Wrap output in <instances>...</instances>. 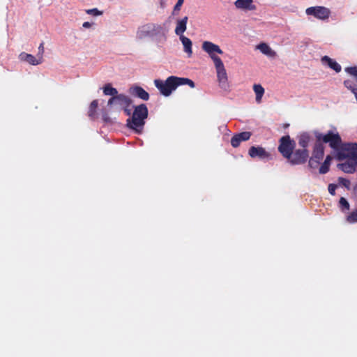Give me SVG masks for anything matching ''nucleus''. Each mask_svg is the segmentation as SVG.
Segmentation results:
<instances>
[{
    "label": "nucleus",
    "instance_id": "obj_25",
    "mask_svg": "<svg viewBox=\"0 0 357 357\" xmlns=\"http://www.w3.org/2000/svg\"><path fill=\"white\" fill-rule=\"evenodd\" d=\"M98 106V100H94L91 102L89 108V111H88V115L91 119H94Z\"/></svg>",
    "mask_w": 357,
    "mask_h": 357
},
{
    "label": "nucleus",
    "instance_id": "obj_14",
    "mask_svg": "<svg viewBox=\"0 0 357 357\" xmlns=\"http://www.w3.org/2000/svg\"><path fill=\"white\" fill-rule=\"evenodd\" d=\"M234 6L238 9L245 10H255L257 7L253 4V0H236Z\"/></svg>",
    "mask_w": 357,
    "mask_h": 357
},
{
    "label": "nucleus",
    "instance_id": "obj_24",
    "mask_svg": "<svg viewBox=\"0 0 357 357\" xmlns=\"http://www.w3.org/2000/svg\"><path fill=\"white\" fill-rule=\"evenodd\" d=\"M103 93L105 96H114L117 95L118 91L111 84H106L103 87Z\"/></svg>",
    "mask_w": 357,
    "mask_h": 357
},
{
    "label": "nucleus",
    "instance_id": "obj_18",
    "mask_svg": "<svg viewBox=\"0 0 357 357\" xmlns=\"http://www.w3.org/2000/svg\"><path fill=\"white\" fill-rule=\"evenodd\" d=\"M312 139L310 135L307 132H303L298 137V145L301 149H307V146Z\"/></svg>",
    "mask_w": 357,
    "mask_h": 357
},
{
    "label": "nucleus",
    "instance_id": "obj_37",
    "mask_svg": "<svg viewBox=\"0 0 357 357\" xmlns=\"http://www.w3.org/2000/svg\"><path fill=\"white\" fill-rule=\"evenodd\" d=\"M113 104H116V96H112V98H110L107 102V105L109 106H111Z\"/></svg>",
    "mask_w": 357,
    "mask_h": 357
},
{
    "label": "nucleus",
    "instance_id": "obj_23",
    "mask_svg": "<svg viewBox=\"0 0 357 357\" xmlns=\"http://www.w3.org/2000/svg\"><path fill=\"white\" fill-rule=\"evenodd\" d=\"M253 90L256 95V101L260 102L264 93V89L261 84H254Z\"/></svg>",
    "mask_w": 357,
    "mask_h": 357
},
{
    "label": "nucleus",
    "instance_id": "obj_21",
    "mask_svg": "<svg viewBox=\"0 0 357 357\" xmlns=\"http://www.w3.org/2000/svg\"><path fill=\"white\" fill-rule=\"evenodd\" d=\"M322 61L326 63L331 69L334 70L336 73L341 71V66L333 59H331L328 56H324L322 58Z\"/></svg>",
    "mask_w": 357,
    "mask_h": 357
},
{
    "label": "nucleus",
    "instance_id": "obj_6",
    "mask_svg": "<svg viewBox=\"0 0 357 357\" xmlns=\"http://www.w3.org/2000/svg\"><path fill=\"white\" fill-rule=\"evenodd\" d=\"M296 142L289 135L282 136L279 140L278 151L285 159H287L295 149Z\"/></svg>",
    "mask_w": 357,
    "mask_h": 357
},
{
    "label": "nucleus",
    "instance_id": "obj_29",
    "mask_svg": "<svg viewBox=\"0 0 357 357\" xmlns=\"http://www.w3.org/2000/svg\"><path fill=\"white\" fill-rule=\"evenodd\" d=\"M347 221L349 223L357 222V209L353 211L347 217Z\"/></svg>",
    "mask_w": 357,
    "mask_h": 357
},
{
    "label": "nucleus",
    "instance_id": "obj_12",
    "mask_svg": "<svg viewBox=\"0 0 357 357\" xmlns=\"http://www.w3.org/2000/svg\"><path fill=\"white\" fill-rule=\"evenodd\" d=\"M248 154L252 158H258L259 159H266L270 157V153L261 146H251L248 151Z\"/></svg>",
    "mask_w": 357,
    "mask_h": 357
},
{
    "label": "nucleus",
    "instance_id": "obj_2",
    "mask_svg": "<svg viewBox=\"0 0 357 357\" xmlns=\"http://www.w3.org/2000/svg\"><path fill=\"white\" fill-rule=\"evenodd\" d=\"M139 40L145 38H155L157 42H165L167 40V33L165 28L160 24L148 22L139 26L136 33Z\"/></svg>",
    "mask_w": 357,
    "mask_h": 357
},
{
    "label": "nucleus",
    "instance_id": "obj_35",
    "mask_svg": "<svg viewBox=\"0 0 357 357\" xmlns=\"http://www.w3.org/2000/svg\"><path fill=\"white\" fill-rule=\"evenodd\" d=\"M44 53V43L42 42L39 47H38V56H42L43 57V54Z\"/></svg>",
    "mask_w": 357,
    "mask_h": 357
},
{
    "label": "nucleus",
    "instance_id": "obj_31",
    "mask_svg": "<svg viewBox=\"0 0 357 357\" xmlns=\"http://www.w3.org/2000/svg\"><path fill=\"white\" fill-rule=\"evenodd\" d=\"M237 135L240 137V139H241L242 142H245V141L248 140L250 138L252 133L250 132L245 131V132H240Z\"/></svg>",
    "mask_w": 357,
    "mask_h": 357
},
{
    "label": "nucleus",
    "instance_id": "obj_8",
    "mask_svg": "<svg viewBox=\"0 0 357 357\" xmlns=\"http://www.w3.org/2000/svg\"><path fill=\"white\" fill-rule=\"evenodd\" d=\"M324 155V146L323 144L319 141H316L312 151V157L309 159V166L311 168H315L323 159Z\"/></svg>",
    "mask_w": 357,
    "mask_h": 357
},
{
    "label": "nucleus",
    "instance_id": "obj_3",
    "mask_svg": "<svg viewBox=\"0 0 357 357\" xmlns=\"http://www.w3.org/2000/svg\"><path fill=\"white\" fill-rule=\"evenodd\" d=\"M148 108L145 104L135 106L132 117L127 119V126L139 132L145 124V119L148 117Z\"/></svg>",
    "mask_w": 357,
    "mask_h": 357
},
{
    "label": "nucleus",
    "instance_id": "obj_22",
    "mask_svg": "<svg viewBox=\"0 0 357 357\" xmlns=\"http://www.w3.org/2000/svg\"><path fill=\"white\" fill-rule=\"evenodd\" d=\"M332 159H333V158L330 155H328L326 157L324 162L319 167V172L320 174H326L329 171L330 165H331V162Z\"/></svg>",
    "mask_w": 357,
    "mask_h": 357
},
{
    "label": "nucleus",
    "instance_id": "obj_16",
    "mask_svg": "<svg viewBox=\"0 0 357 357\" xmlns=\"http://www.w3.org/2000/svg\"><path fill=\"white\" fill-rule=\"evenodd\" d=\"M188 20V17L187 16H185L181 20H177L176 22V26L175 29V33L177 36H183V33L187 29V22Z\"/></svg>",
    "mask_w": 357,
    "mask_h": 357
},
{
    "label": "nucleus",
    "instance_id": "obj_13",
    "mask_svg": "<svg viewBox=\"0 0 357 357\" xmlns=\"http://www.w3.org/2000/svg\"><path fill=\"white\" fill-rule=\"evenodd\" d=\"M337 167L347 174L357 172V160L348 159L345 162L338 164Z\"/></svg>",
    "mask_w": 357,
    "mask_h": 357
},
{
    "label": "nucleus",
    "instance_id": "obj_19",
    "mask_svg": "<svg viewBox=\"0 0 357 357\" xmlns=\"http://www.w3.org/2000/svg\"><path fill=\"white\" fill-rule=\"evenodd\" d=\"M179 38L183 45L184 52L188 54V57H191L192 54V43L191 40L185 37L184 35L179 36Z\"/></svg>",
    "mask_w": 357,
    "mask_h": 357
},
{
    "label": "nucleus",
    "instance_id": "obj_17",
    "mask_svg": "<svg viewBox=\"0 0 357 357\" xmlns=\"http://www.w3.org/2000/svg\"><path fill=\"white\" fill-rule=\"evenodd\" d=\"M20 56L22 60L34 66L38 65L43 61L42 56H38V58H36L30 54L22 53Z\"/></svg>",
    "mask_w": 357,
    "mask_h": 357
},
{
    "label": "nucleus",
    "instance_id": "obj_39",
    "mask_svg": "<svg viewBox=\"0 0 357 357\" xmlns=\"http://www.w3.org/2000/svg\"><path fill=\"white\" fill-rule=\"evenodd\" d=\"M123 109L127 116H130L131 114V111L128 109V107H123Z\"/></svg>",
    "mask_w": 357,
    "mask_h": 357
},
{
    "label": "nucleus",
    "instance_id": "obj_20",
    "mask_svg": "<svg viewBox=\"0 0 357 357\" xmlns=\"http://www.w3.org/2000/svg\"><path fill=\"white\" fill-rule=\"evenodd\" d=\"M132 103L131 99L127 96L121 93L116 96V104L122 106L123 107H128Z\"/></svg>",
    "mask_w": 357,
    "mask_h": 357
},
{
    "label": "nucleus",
    "instance_id": "obj_28",
    "mask_svg": "<svg viewBox=\"0 0 357 357\" xmlns=\"http://www.w3.org/2000/svg\"><path fill=\"white\" fill-rule=\"evenodd\" d=\"M344 86L354 94V92L357 91V87H356L354 82L351 79H347L344 82Z\"/></svg>",
    "mask_w": 357,
    "mask_h": 357
},
{
    "label": "nucleus",
    "instance_id": "obj_10",
    "mask_svg": "<svg viewBox=\"0 0 357 357\" xmlns=\"http://www.w3.org/2000/svg\"><path fill=\"white\" fill-rule=\"evenodd\" d=\"M220 86L225 91L229 89L228 77L222 61L214 63Z\"/></svg>",
    "mask_w": 357,
    "mask_h": 357
},
{
    "label": "nucleus",
    "instance_id": "obj_15",
    "mask_svg": "<svg viewBox=\"0 0 357 357\" xmlns=\"http://www.w3.org/2000/svg\"><path fill=\"white\" fill-rule=\"evenodd\" d=\"M130 93L143 100H148L149 99V94L142 87L135 86L130 89Z\"/></svg>",
    "mask_w": 357,
    "mask_h": 357
},
{
    "label": "nucleus",
    "instance_id": "obj_26",
    "mask_svg": "<svg viewBox=\"0 0 357 357\" xmlns=\"http://www.w3.org/2000/svg\"><path fill=\"white\" fill-rule=\"evenodd\" d=\"M257 49H259L261 51V52L266 55H271L273 52L271 48L266 43H260L257 46Z\"/></svg>",
    "mask_w": 357,
    "mask_h": 357
},
{
    "label": "nucleus",
    "instance_id": "obj_30",
    "mask_svg": "<svg viewBox=\"0 0 357 357\" xmlns=\"http://www.w3.org/2000/svg\"><path fill=\"white\" fill-rule=\"evenodd\" d=\"M241 142L242 141L237 134L234 135L231 139V144L234 148L239 146Z\"/></svg>",
    "mask_w": 357,
    "mask_h": 357
},
{
    "label": "nucleus",
    "instance_id": "obj_7",
    "mask_svg": "<svg viewBox=\"0 0 357 357\" xmlns=\"http://www.w3.org/2000/svg\"><path fill=\"white\" fill-rule=\"evenodd\" d=\"M309 158L307 149H294L291 155L287 159L291 165H300L305 164Z\"/></svg>",
    "mask_w": 357,
    "mask_h": 357
},
{
    "label": "nucleus",
    "instance_id": "obj_9",
    "mask_svg": "<svg viewBox=\"0 0 357 357\" xmlns=\"http://www.w3.org/2000/svg\"><path fill=\"white\" fill-rule=\"evenodd\" d=\"M202 50L206 52L210 58L213 60V63H215L220 61H222L221 59L216 55V54H222L223 51L220 49V47L210 41H204L202 45Z\"/></svg>",
    "mask_w": 357,
    "mask_h": 357
},
{
    "label": "nucleus",
    "instance_id": "obj_36",
    "mask_svg": "<svg viewBox=\"0 0 357 357\" xmlns=\"http://www.w3.org/2000/svg\"><path fill=\"white\" fill-rule=\"evenodd\" d=\"M184 0H178L177 3L174 6V10H180L181 6L183 3Z\"/></svg>",
    "mask_w": 357,
    "mask_h": 357
},
{
    "label": "nucleus",
    "instance_id": "obj_11",
    "mask_svg": "<svg viewBox=\"0 0 357 357\" xmlns=\"http://www.w3.org/2000/svg\"><path fill=\"white\" fill-rule=\"evenodd\" d=\"M305 13L307 15H312L322 20L328 19L331 15L330 10L324 6L309 7L306 9Z\"/></svg>",
    "mask_w": 357,
    "mask_h": 357
},
{
    "label": "nucleus",
    "instance_id": "obj_38",
    "mask_svg": "<svg viewBox=\"0 0 357 357\" xmlns=\"http://www.w3.org/2000/svg\"><path fill=\"white\" fill-rule=\"evenodd\" d=\"M91 26V24L89 22H85L83 23L82 26L84 28H90Z\"/></svg>",
    "mask_w": 357,
    "mask_h": 357
},
{
    "label": "nucleus",
    "instance_id": "obj_33",
    "mask_svg": "<svg viewBox=\"0 0 357 357\" xmlns=\"http://www.w3.org/2000/svg\"><path fill=\"white\" fill-rule=\"evenodd\" d=\"M86 13L90 15H93L95 16L101 15L102 14V11H100L97 8H92L86 10Z\"/></svg>",
    "mask_w": 357,
    "mask_h": 357
},
{
    "label": "nucleus",
    "instance_id": "obj_1",
    "mask_svg": "<svg viewBox=\"0 0 357 357\" xmlns=\"http://www.w3.org/2000/svg\"><path fill=\"white\" fill-rule=\"evenodd\" d=\"M154 85L158 89L160 93L164 96H169L178 86L182 85H188L190 88H194L195 84L194 82L186 77H179L176 76H169L165 80L155 79Z\"/></svg>",
    "mask_w": 357,
    "mask_h": 357
},
{
    "label": "nucleus",
    "instance_id": "obj_27",
    "mask_svg": "<svg viewBox=\"0 0 357 357\" xmlns=\"http://www.w3.org/2000/svg\"><path fill=\"white\" fill-rule=\"evenodd\" d=\"M339 206L342 211L349 209L350 205L344 197H341L339 201Z\"/></svg>",
    "mask_w": 357,
    "mask_h": 357
},
{
    "label": "nucleus",
    "instance_id": "obj_4",
    "mask_svg": "<svg viewBox=\"0 0 357 357\" xmlns=\"http://www.w3.org/2000/svg\"><path fill=\"white\" fill-rule=\"evenodd\" d=\"M315 137L317 141L324 143H328L329 146L334 150L338 151L342 145V139L338 132H334L329 130L326 134L323 135L320 132H315Z\"/></svg>",
    "mask_w": 357,
    "mask_h": 357
},
{
    "label": "nucleus",
    "instance_id": "obj_5",
    "mask_svg": "<svg viewBox=\"0 0 357 357\" xmlns=\"http://www.w3.org/2000/svg\"><path fill=\"white\" fill-rule=\"evenodd\" d=\"M337 156L340 160L346 158L357 160V143L342 144Z\"/></svg>",
    "mask_w": 357,
    "mask_h": 357
},
{
    "label": "nucleus",
    "instance_id": "obj_34",
    "mask_svg": "<svg viewBox=\"0 0 357 357\" xmlns=\"http://www.w3.org/2000/svg\"><path fill=\"white\" fill-rule=\"evenodd\" d=\"M336 188H337V185L333 184V183L329 184L328 187V190L329 193L331 195H335V190H336Z\"/></svg>",
    "mask_w": 357,
    "mask_h": 357
},
{
    "label": "nucleus",
    "instance_id": "obj_32",
    "mask_svg": "<svg viewBox=\"0 0 357 357\" xmlns=\"http://www.w3.org/2000/svg\"><path fill=\"white\" fill-rule=\"evenodd\" d=\"M338 182H339V183L340 185L344 186L347 189H349L350 185H351V183H350L349 180H348L347 178H342V177H339L338 178Z\"/></svg>",
    "mask_w": 357,
    "mask_h": 357
}]
</instances>
